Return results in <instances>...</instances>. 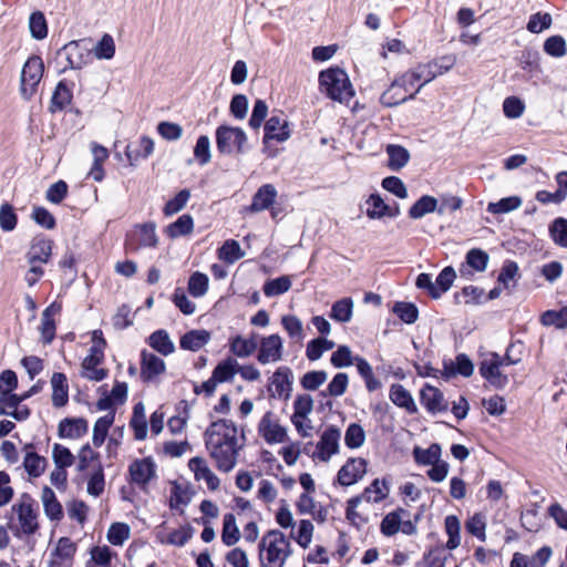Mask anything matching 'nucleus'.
<instances>
[{
	"label": "nucleus",
	"mask_w": 567,
	"mask_h": 567,
	"mask_svg": "<svg viewBox=\"0 0 567 567\" xmlns=\"http://www.w3.org/2000/svg\"><path fill=\"white\" fill-rule=\"evenodd\" d=\"M321 91L327 97L340 103H348L354 95V89L347 72L339 66L321 71Z\"/></svg>",
	"instance_id": "obj_1"
},
{
	"label": "nucleus",
	"mask_w": 567,
	"mask_h": 567,
	"mask_svg": "<svg viewBox=\"0 0 567 567\" xmlns=\"http://www.w3.org/2000/svg\"><path fill=\"white\" fill-rule=\"evenodd\" d=\"M216 147L220 154H244L246 152L247 134L241 127L219 125L215 132Z\"/></svg>",
	"instance_id": "obj_2"
},
{
	"label": "nucleus",
	"mask_w": 567,
	"mask_h": 567,
	"mask_svg": "<svg viewBox=\"0 0 567 567\" xmlns=\"http://www.w3.org/2000/svg\"><path fill=\"white\" fill-rule=\"evenodd\" d=\"M289 542L284 533L280 530H269L259 543L260 559L266 558L268 563L284 564L286 557L289 555Z\"/></svg>",
	"instance_id": "obj_3"
},
{
	"label": "nucleus",
	"mask_w": 567,
	"mask_h": 567,
	"mask_svg": "<svg viewBox=\"0 0 567 567\" xmlns=\"http://www.w3.org/2000/svg\"><path fill=\"white\" fill-rule=\"evenodd\" d=\"M44 64L39 55H31L21 71L20 92L24 100H30L37 92L43 76Z\"/></svg>",
	"instance_id": "obj_4"
},
{
	"label": "nucleus",
	"mask_w": 567,
	"mask_h": 567,
	"mask_svg": "<svg viewBox=\"0 0 567 567\" xmlns=\"http://www.w3.org/2000/svg\"><path fill=\"white\" fill-rule=\"evenodd\" d=\"M503 361L497 352H489L488 358L478 363V372L493 388L503 390L508 384V377L501 371Z\"/></svg>",
	"instance_id": "obj_5"
},
{
	"label": "nucleus",
	"mask_w": 567,
	"mask_h": 567,
	"mask_svg": "<svg viewBox=\"0 0 567 567\" xmlns=\"http://www.w3.org/2000/svg\"><path fill=\"white\" fill-rule=\"evenodd\" d=\"M91 50L82 44V41H70L56 51V60L63 59L66 64L60 70L66 69L80 70L90 60Z\"/></svg>",
	"instance_id": "obj_6"
},
{
	"label": "nucleus",
	"mask_w": 567,
	"mask_h": 567,
	"mask_svg": "<svg viewBox=\"0 0 567 567\" xmlns=\"http://www.w3.org/2000/svg\"><path fill=\"white\" fill-rule=\"evenodd\" d=\"M205 445L219 471L228 473L235 467L239 449L223 446L220 439L213 437H205Z\"/></svg>",
	"instance_id": "obj_7"
},
{
	"label": "nucleus",
	"mask_w": 567,
	"mask_h": 567,
	"mask_svg": "<svg viewBox=\"0 0 567 567\" xmlns=\"http://www.w3.org/2000/svg\"><path fill=\"white\" fill-rule=\"evenodd\" d=\"M391 480L389 477L374 478L363 492L350 498V508L358 507L362 501L368 503H380L384 501L390 493Z\"/></svg>",
	"instance_id": "obj_8"
},
{
	"label": "nucleus",
	"mask_w": 567,
	"mask_h": 567,
	"mask_svg": "<svg viewBox=\"0 0 567 567\" xmlns=\"http://www.w3.org/2000/svg\"><path fill=\"white\" fill-rule=\"evenodd\" d=\"M368 461L362 457H350L338 471L334 484L351 486L358 483L367 473Z\"/></svg>",
	"instance_id": "obj_9"
},
{
	"label": "nucleus",
	"mask_w": 567,
	"mask_h": 567,
	"mask_svg": "<svg viewBox=\"0 0 567 567\" xmlns=\"http://www.w3.org/2000/svg\"><path fill=\"white\" fill-rule=\"evenodd\" d=\"M220 439L223 446L239 449L237 446V426L231 420L220 419L212 422L206 429L204 437Z\"/></svg>",
	"instance_id": "obj_10"
},
{
	"label": "nucleus",
	"mask_w": 567,
	"mask_h": 567,
	"mask_svg": "<svg viewBox=\"0 0 567 567\" xmlns=\"http://www.w3.org/2000/svg\"><path fill=\"white\" fill-rule=\"evenodd\" d=\"M420 403L431 414L446 412L449 410V403L443 392L430 383H425L420 390Z\"/></svg>",
	"instance_id": "obj_11"
},
{
	"label": "nucleus",
	"mask_w": 567,
	"mask_h": 567,
	"mask_svg": "<svg viewBox=\"0 0 567 567\" xmlns=\"http://www.w3.org/2000/svg\"><path fill=\"white\" fill-rule=\"evenodd\" d=\"M62 305L58 301H53L42 311L39 332L43 344H50L54 340L56 331L54 317L60 315Z\"/></svg>",
	"instance_id": "obj_12"
},
{
	"label": "nucleus",
	"mask_w": 567,
	"mask_h": 567,
	"mask_svg": "<svg viewBox=\"0 0 567 567\" xmlns=\"http://www.w3.org/2000/svg\"><path fill=\"white\" fill-rule=\"evenodd\" d=\"M489 261L488 254L481 248H472L465 255V261L460 267V275L463 278L471 279L473 271L483 272L486 270Z\"/></svg>",
	"instance_id": "obj_13"
},
{
	"label": "nucleus",
	"mask_w": 567,
	"mask_h": 567,
	"mask_svg": "<svg viewBox=\"0 0 567 567\" xmlns=\"http://www.w3.org/2000/svg\"><path fill=\"white\" fill-rule=\"evenodd\" d=\"M132 483L145 486L156 476V465L152 457L133 461L128 466Z\"/></svg>",
	"instance_id": "obj_14"
},
{
	"label": "nucleus",
	"mask_w": 567,
	"mask_h": 567,
	"mask_svg": "<svg viewBox=\"0 0 567 567\" xmlns=\"http://www.w3.org/2000/svg\"><path fill=\"white\" fill-rule=\"evenodd\" d=\"M166 364L163 359L156 354L148 352L146 349L141 351V380L145 383L154 381V379L164 373Z\"/></svg>",
	"instance_id": "obj_15"
},
{
	"label": "nucleus",
	"mask_w": 567,
	"mask_h": 567,
	"mask_svg": "<svg viewBox=\"0 0 567 567\" xmlns=\"http://www.w3.org/2000/svg\"><path fill=\"white\" fill-rule=\"evenodd\" d=\"M265 135L264 142L267 143L270 140L277 142H285L290 137V131L288 128V121L284 118L282 113L277 115L272 114L265 123L264 126Z\"/></svg>",
	"instance_id": "obj_16"
},
{
	"label": "nucleus",
	"mask_w": 567,
	"mask_h": 567,
	"mask_svg": "<svg viewBox=\"0 0 567 567\" xmlns=\"http://www.w3.org/2000/svg\"><path fill=\"white\" fill-rule=\"evenodd\" d=\"M53 241L44 236H37L32 239L30 248L25 254L28 264H47L52 254Z\"/></svg>",
	"instance_id": "obj_17"
},
{
	"label": "nucleus",
	"mask_w": 567,
	"mask_h": 567,
	"mask_svg": "<svg viewBox=\"0 0 567 567\" xmlns=\"http://www.w3.org/2000/svg\"><path fill=\"white\" fill-rule=\"evenodd\" d=\"M73 86L74 83L69 82L65 79L58 82L48 107L50 113L54 114L59 111H63L69 104H71L73 99Z\"/></svg>",
	"instance_id": "obj_18"
},
{
	"label": "nucleus",
	"mask_w": 567,
	"mask_h": 567,
	"mask_svg": "<svg viewBox=\"0 0 567 567\" xmlns=\"http://www.w3.org/2000/svg\"><path fill=\"white\" fill-rule=\"evenodd\" d=\"M281 351L282 341L278 334L265 337L261 339L257 360L261 364H266L270 361H278L281 359Z\"/></svg>",
	"instance_id": "obj_19"
},
{
	"label": "nucleus",
	"mask_w": 567,
	"mask_h": 567,
	"mask_svg": "<svg viewBox=\"0 0 567 567\" xmlns=\"http://www.w3.org/2000/svg\"><path fill=\"white\" fill-rule=\"evenodd\" d=\"M258 431L268 444L282 443L287 440L286 429L278 423H272L271 412L262 416Z\"/></svg>",
	"instance_id": "obj_20"
},
{
	"label": "nucleus",
	"mask_w": 567,
	"mask_h": 567,
	"mask_svg": "<svg viewBox=\"0 0 567 567\" xmlns=\"http://www.w3.org/2000/svg\"><path fill=\"white\" fill-rule=\"evenodd\" d=\"M89 424L83 417H65L60 421L58 435L61 439H80L87 433Z\"/></svg>",
	"instance_id": "obj_21"
},
{
	"label": "nucleus",
	"mask_w": 567,
	"mask_h": 567,
	"mask_svg": "<svg viewBox=\"0 0 567 567\" xmlns=\"http://www.w3.org/2000/svg\"><path fill=\"white\" fill-rule=\"evenodd\" d=\"M389 398L394 405L404 409L411 415L419 412L411 392L400 383H393L390 386Z\"/></svg>",
	"instance_id": "obj_22"
},
{
	"label": "nucleus",
	"mask_w": 567,
	"mask_h": 567,
	"mask_svg": "<svg viewBox=\"0 0 567 567\" xmlns=\"http://www.w3.org/2000/svg\"><path fill=\"white\" fill-rule=\"evenodd\" d=\"M277 197V190L274 185L265 184L254 194L251 204L246 207L249 213H258L268 209Z\"/></svg>",
	"instance_id": "obj_23"
},
{
	"label": "nucleus",
	"mask_w": 567,
	"mask_h": 567,
	"mask_svg": "<svg viewBox=\"0 0 567 567\" xmlns=\"http://www.w3.org/2000/svg\"><path fill=\"white\" fill-rule=\"evenodd\" d=\"M340 430L334 426H328L321 433V462H328L332 455L339 452Z\"/></svg>",
	"instance_id": "obj_24"
},
{
	"label": "nucleus",
	"mask_w": 567,
	"mask_h": 567,
	"mask_svg": "<svg viewBox=\"0 0 567 567\" xmlns=\"http://www.w3.org/2000/svg\"><path fill=\"white\" fill-rule=\"evenodd\" d=\"M312 405L313 401L309 394L299 395L293 403L295 412L291 416V421L295 424L298 432L305 437L308 436L309 434L303 429L302 420L307 419V415L311 411Z\"/></svg>",
	"instance_id": "obj_25"
},
{
	"label": "nucleus",
	"mask_w": 567,
	"mask_h": 567,
	"mask_svg": "<svg viewBox=\"0 0 567 567\" xmlns=\"http://www.w3.org/2000/svg\"><path fill=\"white\" fill-rule=\"evenodd\" d=\"M52 404L62 408L69 401V384L66 375L62 372H54L51 378Z\"/></svg>",
	"instance_id": "obj_26"
},
{
	"label": "nucleus",
	"mask_w": 567,
	"mask_h": 567,
	"mask_svg": "<svg viewBox=\"0 0 567 567\" xmlns=\"http://www.w3.org/2000/svg\"><path fill=\"white\" fill-rule=\"evenodd\" d=\"M27 454L23 460V467L31 477H39L45 470L47 458L34 452V445L29 443L24 446Z\"/></svg>",
	"instance_id": "obj_27"
},
{
	"label": "nucleus",
	"mask_w": 567,
	"mask_h": 567,
	"mask_svg": "<svg viewBox=\"0 0 567 567\" xmlns=\"http://www.w3.org/2000/svg\"><path fill=\"white\" fill-rule=\"evenodd\" d=\"M520 278L519 268L516 261L506 259L501 268L497 277V284L509 292L516 287L517 280Z\"/></svg>",
	"instance_id": "obj_28"
},
{
	"label": "nucleus",
	"mask_w": 567,
	"mask_h": 567,
	"mask_svg": "<svg viewBox=\"0 0 567 567\" xmlns=\"http://www.w3.org/2000/svg\"><path fill=\"white\" fill-rule=\"evenodd\" d=\"M442 447L439 443H432L427 449L415 445L412 450V456L417 465L430 466L440 462Z\"/></svg>",
	"instance_id": "obj_29"
},
{
	"label": "nucleus",
	"mask_w": 567,
	"mask_h": 567,
	"mask_svg": "<svg viewBox=\"0 0 567 567\" xmlns=\"http://www.w3.org/2000/svg\"><path fill=\"white\" fill-rule=\"evenodd\" d=\"M41 499L43 503L44 513L51 520L59 522L63 518L62 505L58 501L55 493L51 487H43Z\"/></svg>",
	"instance_id": "obj_30"
},
{
	"label": "nucleus",
	"mask_w": 567,
	"mask_h": 567,
	"mask_svg": "<svg viewBox=\"0 0 567 567\" xmlns=\"http://www.w3.org/2000/svg\"><path fill=\"white\" fill-rule=\"evenodd\" d=\"M431 213H437V198L432 195H422L408 210L409 217L415 220Z\"/></svg>",
	"instance_id": "obj_31"
},
{
	"label": "nucleus",
	"mask_w": 567,
	"mask_h": 567,
	"mask_svg": "<svg viewBox=\"0 0 567 567\" xmlns=\"http://www.w3.org/2000/svg\"><path fill=\"white\" fill-rule=\"evenodd\" d=\"M209 340L210 333L207 330H190L181 337L179 346L183 350L198 351Z\"/></svg>",
	"instance_id": "obj_32"
},
{
	"label": "nucleus",
	"mask_w": 567,
	"mask_h": 567,
	"mask_svg": "<svg viewBox=\"0 0 567 567\" xmlns=\"http://www.w3.org/2000/svg\"><path fill=\"white\" fill-rule=\"evenodd\" d=\"M455 62H456L455 56L450 54V55H444V56L434 59L431 62H429L427 64H424L426 66L427 73H426V79L421 84L422 87L426 83L434 80L437 75L443 74V73L447 72L449 70H451L453 68V65L455 64Z\"/></svg>",
	"instance_id": "obj_33"
},
{
	"label": "nucleus",
	"mask_w": 567,
	"mask_h": 567,
	"mask_svg": "<svg viewBox=\"0 0 567 567\" xmlns=\"http://www.w3.org/2000/svg\"><path fill=\"white\" fill-rule=\"evenodd\" d=\"M147 343L155 351L162 355H169L175 351V346L169 338V334L164 329H158L150 334Z\"/></svg>",
	"instance_id": "obj_34"
},
{
	"label": "nucleus",
	"mask_w": 567,
	"mask_h": 567,
	"mask_svg": "<svg viewBox=\"0 0 567 567\" xmlns=\"http://www.w3.org/2000/svg\"><path fill=\"white\" fill-rule=\"evenodd\" d=\"M353 300L351 297H344L334 301L329 312V318L339 323H347L352 319Z\"/></svg>",
	"instance_id": "obj_35"
},
{
	"label": "nucleus",
	"mask_w": 567,
	"mask_h": 567,
	"mask_svg": "<svg viewBox=\"0 0 567 567\" xmlns=\"http://www.w3.org/2000/svg\"><path fill=\"white\" fill-rule=\"evenodd\" d=\"M385 151L388 154V167L393 172L400 171L410 161V153L402 145L389 144Z\"/></svg>",
	"instance_id": "obj_36"
},
{
	"label": "nucleus",
	"mask_w": 567,
	"mask_h": 567,
	"mask_svg": "<svg viewBox=\"0 0 567 567\" xmlns=\"http://www.w3.org/2000/svg\"><path fill=\"white\" fill-rule=\"evenodd\" d=\"M194 230V219L189 214L179 216L175 221L171 223L165 228L167 237L175 239L178 237L187 236Z\"/></svg>",
	"instance_id": "obj_37"
},
{
	"label": "nucleus",
	"mask_w": 567,
	"mask_h": 567,
	"mask_svg": "<svg viewBox=\"0 0 567 567\" xmlns=\"http://www.w3.org/2000/svg\"><path fill=\"white\" fill-rule=\"evenodd\" d=\"M355 367L369 392H374L382 386V382L374 377L373 369L367 359L363 357H357Z\"/></svg>",
	"instance_id": "obj_38"
},
{
	"label": "nucleus",
	"mask_w": 567,
	"mask_h": 567,
	"mask_svg": "<svg viewBox=\"0 0 567 567\" xmlns=\"http://www.w3.org/2000/svg\"><path fill=\"white\" fill-rule=\"evenodd\" d=\"M115 420V411L112 410L106 415L101 416L96 420L93 427V437L92 442L95 447H100L109 433L110 427L113 425Z\"/></svg>",
	"instance_id": "obj_39"
},
{
	"label": "nucleus",
	"mask_w": 567,
	"mask_h": 567,
	"mask_svg": "<svg viewBox=\"0 0 567 567\" xmlns=\"http://www.w3.org/2000/svg\"><path fill=\"white\" fill-rule=\"evenodd\" d=\"M18 517L24 534L31 535L37 532V515L31 503H21L18 506Z\"/></svg>",
	"instance_id": "obj_40"
},
{
	"label": "nucleus",
	"mask_w": 567,
	"mask_h": 567,
	"mask_svg": "<svg viewBox=\"0 0 567 567\" xmlns=\"http://www.w3.org/2000/svg\"><path fill=\"white\" fill-rule=\"evenodd\" d=\"M239 364L231 357L220 361L213 370L214 380L218 383L229 382L233 380L236 373H238Z\"/></svg>",
	"instance_id": "obj_41"
},
{
	"label": "nucleus",
	"mask_w": 567,
	"mask_h": 567,
	"mask_svg": "<svg viewBox=\"0 0 567 567\" xmlns=\"http://www.w3.org/2000/svg\"><path fill=\"white\" fill-rule=\"evenodd\" d=\"M408 512L404 508H396L393 512L388 513L381 520L380 524V530L381 533L386 536H393L395 535L401 527L402 518L401 514H406Z\"/></svg>",
	"instance_id": "obj_42"
},
{
	"label": "nucleus",
	"mask_w": 567,
	"mask_h": 567,
	"mask_svg": "<svg viewBox=\"0 0 567 567\" xmlns=\"http://www.w3.org/2000/svg\"><path fill=\"white\" fill-rule=\"evenodd\" d=\"M540 323L546 327L554 326L556 329L567 328V306L544 311L540 316Z\"/></svg>",
	"instance_id": "obj_43"
},
{
	"label": "nucleus",
	"mask_w": 567,
	"mask_h": 567,
	"mask_svg": "<svg viewBox=\"0 0 567 567\" xmlns=\"http://www.w3.org/2000/svg\"><path fill=\"white\" fill-rule=\"evenodd\" d=\"M365 204L369 206L365 210V215L370 219H381L389 214V204H386L379 193L371 194Z\"/></svg>",
	"instance_id": "obj_44"
},
{
	"label": "nucleus",
	"mask_w": 567,
	"mask_h": 567,
	"mask_svg": "<svg viewBox=\"0 0 567 567\" xmlns=\"http://www.w3.org/2000/svg\"><path fill=\"white\" fill-rule=\"evenodd\" d=\"M358 355H353L349 346L340 344L336 351L331 353L330 363L336 369L348 368L352 364L355 365V359Z\"/></svg>",
	"instance_id": "obj_45"
},
{
	"label": "nucleus",
	"mask_w": 567,
	"mask_h": 567,
	"mask_svg": "<svg viewBox=\"0 0 567 567\" xmlns=\"http://www.w3.org/2000/svg\"><path fill=\"white\" fill-rule=\"evenodd\" d=\"M240 537L239 529L236 525V518L234 514L228 513L224 515L221 540L226 546L235 545Z\"/></svg>",
	"instance_id": "obj_46"
},
{
	"label": "nucleus",
	"mask_w": 567,
	"mask_h": 567,
	"mask_svg": "<svg viewBox=\"0 0 567 567\" xmlns=\"http://www.w3.org/2000/svg\"><path fill=\"white\" fill-rule=\"evenodd\" d=\"M392 311L406 324H413L419 318V308L413 302L396 301Z\"/></svg>",
	"instance_id": "obj_47"
},
{
	"label": "nucleus",
	"mask_w": 567,
	"mask_h": 567,
	"mask_svg": "<svg viewBox=\"0 0 567 567\" xmlns=\"http://www.w3.org/2000/svg\"><path fill=\"white\" fill-rule=\"evenodd\" d=\"M551 240L559 247L567 248V218L557 217L548 227Z\"/></svg>",
	"instance_id": "obj_48"
},
{
	"label": "nucleus",
	"mask_w": 567,
	"mask_h": 567,
	"mask_svg": "<svg viewBox=\"0 0 567 567\" xmlns=\"http://www.w3.org/2000/svg\"><path fill=\"white\" fill-rule=\"evenodd\" d=\"M426 66L424 64L417 65L414 70L409 73L401 75L392 82V86L403 87L404 91H409L410 86H413L421 79H426Z\"/></svg>",
	"instance_id": "obj_49"
},
{
	"label": "nucleus",
	"mask_w": 567,
	"mask_h": 567,
	"mask_svg": "<svg viewBox=\"0 0 567 567\" xmlns=\"http://www.w3.org/2000/svg\"><path fill=\"white\" fill-rule=\"evenodd\" d=\"M395 87L396 86H392V84H391L390 87L381 94L380 103L384 107H394V106H398V105H400L402 103H405L406 101L414 100L415 95L422 89V85H419L417 89L413 93H411L410 95H401V94H399L396 92L393 93V90Z\"/></svg>",
	"instance_id": "obj_50"
},
{
	"label": "nucleus",
	"mask_w": 567,
	"mask_h": 567,
	"mask_svg": "<svg viewBox=\"0 0 567 567\" xmlns=\"http://www.w3.org/2000/svg\"><path fill=\"white\" fill-rule=\"evenodd\" d=\"M18 388V377L12 370H3L0 373V403L6 404V399Z\"/></svg>",
	"instance_id": "obj_51"
},
{
	"label": "nucleus",
	"mask_w": 567,
	"mask_h": 567,
	"mask_svg": "<svg viewBox=\"0 0 567 567\" xmlns=\"http://www.w3.org/2000/svg\"><path fill=\"white\" fill-rule=\"evenodd\" d=\"M456 278V271L452 266L444 267L437 275L434 288L437 291L435 299L441 298L443 293L450 290Z\"/></svg>",
	"instance_id": "obj_52"
},
{
	"label": "nucleus",
	"mask_w": 567,
	"mask_h": 567,
	"mask_svg": "<svg viewBox=\"0 0 567 567\" xmlns=\"http://www.w3.org/2000/svg\"><path fill=\"white\" fill-rule=\"evenodd\" d=\"M190 198V190L187 188L181 189L172 199H169L163 207V214L166 217L175 215L185 208Z\"/></svg>",
	"instance_id": "obj_53"
},
{
	"label": "nucleus",
	"mask_w": 567,
	"mask_h": 567,
	"mask_svg": "<svg viewBox=\"0 0 567 567\" xmlns=\"http://www.w3.org/2000/svg\"><path fill=\"white\" fill-rule=\"evenodd\" d=\"M258 343L254 338L244 339L237 336L230 342V351L239 358L249 357L256 351Z\"/></svg>",
	"instance_id": "obj_54"
},
{
	"label": "nucleus",
	"mask_w": 567,
	"mask_h": 567,
	"mask_svg": "<svg viewBox=\"0 0 567 567\" xmlns=\"http://www.w3.org/2000/svg\"><path fill=\"white\" fill-rule=\"evenodd\" d=\"M291 287V280L288 276H280L269 279L264 284L262 291L267 297H275L287 292Z\"/></svg>",
	"instance_id": "obj_55"
},
{
	"label": "nucleus",
	"mask_w": 567,
	"mask_h": 567,
	"mask_svg": "<svg viewBox=\"0 0 567 567\" xmlns=\"http://www.w3.org/2000/svg\"><path fill=\"white\" fill-rule=\"evenodd\" d=\"M29 29L31 37L37 40H43L48 35V23L44 13L34 11L29 18Z\"/></svg>",
	"instance_id": "obj_56"
},
{
	"label": "nucleus",
	"mask_w": 567,
	"mask_h": 567,
	"mask_svg": "<svg viewBox=\"0 0 567 567\" xmlns=\"http://www.w3.org/2000/svg\"><path fill=\"white\" fill-rule=\"evenodd\" d=\"M365 441V432L358 423H350L346 430L344 444L347 447L354 450L363 445Z\"/></svg>",
	"instance_id": "obj_57"
},
{
	"label": "nucleus",
	"mask_w": 567,
	"mask_h": 567,
	"mask_svg": "<svg viewBox=\"0 0 567 567\" xmlns=\"http://www.w3.org/2000/svg\"><path fill=\"white\" fill-rule=\"evenodd\" d=\"M348 383V374L344 372H338L329 382L327 389L324 391H321V398L342 395L347 390Z\"/></svg>",
	"instance_id": "obj_58"
},
{
	"label": "nucleus",
	"mask_w": 567,
	"mask_h": 567,
	"mask_svg": "<svg viewBox=\"0 0 567 567\" xmlns=\"http://www.w3.org/2000/svg\"><path fill=\"white\" fill-rule=\"evenodd\" d=\"M244 256L240 245L235 239L226 240L218 249L219 259L228 264H234Z\"/></svg>",
	"instance_id": "obj_59"
},
{
	"label": "nucleus",
	"mask_w": 567,
	"mask_h": 567,
	"mask_svg": "<svg viewBox=\"0 0 567 567\" xmlns=\"http://www.w3.org/2000/svg\"><path fill=\"white\" fill-rule=\"evenodd\" d=\"M522 205V198L519 196H508L501 198L496 203H489L487 205V212L491 214H507L517 209Z\"/></svg>",
	"instance_id": "obj_60"
},
{
	"label": "nucleus",
	"mask_w": 567,
	"mask_h": 567,
	"mask_svg": "<svg viewBox=\"0 0 567 567\" xmlns=\"http://www.w3.org/2000/svg\"><path fill=\"white\" fill-rule=\"evenodd\" d=\"M445 532L449 536L447 539V548L449 549H455L460 546L461 542V523L457 516L455 515H449L445 517Z\"/></svg>",
	"instance_id": "obj_61"
},
{
	"label": "nucleus",
	"mask_w": 567,
	"mask_h": 567,
	"mask_svg": "<svg viewBox=\"0 0 567 567\" xmlns=\"http://www.w3.org/2000/svg\"><path fill=\"white\" fill-rule=\"evenodd\" d=\"M290 374L291 372L288 368H279L272 377V383L275 384L276 392L280 398L289 396V392L291 391Z\"/></svg>",
	"instance_id": "obj_62"
},
{
	"label": "nucleus",
	"mask_w": 567,
	"mask_h": 567,
	"mask_svg": "<svg viewBox=\"0 0 567 567\" xmlns=\"http://www.w3.org/2000/svg\"><path fill=\"white\" fill-rule=\"evenodd\" d=\"M194 492L184 488L177 482L172 483L169 507L176 509L179 505H188L192 501Z\"/></svg>",
	"instance_id": "obj_63"
},
{
	"label": "nucleus",
	"mask_w": 567,
	"mask_h": 567,
	"mask_svg": "<svg viewBox=\"0 0 567 567\" xmlns=\"http://www.w3.org/2000/svg\"><path fill=\"white\" fill-rule=\"evenodd\" d=\"M209 279L207 275L195 271L188 279V292L194 298L203 297L208 289Z\"/></svg>",
	"instance_id": "obj_64"
}]
</instances>
